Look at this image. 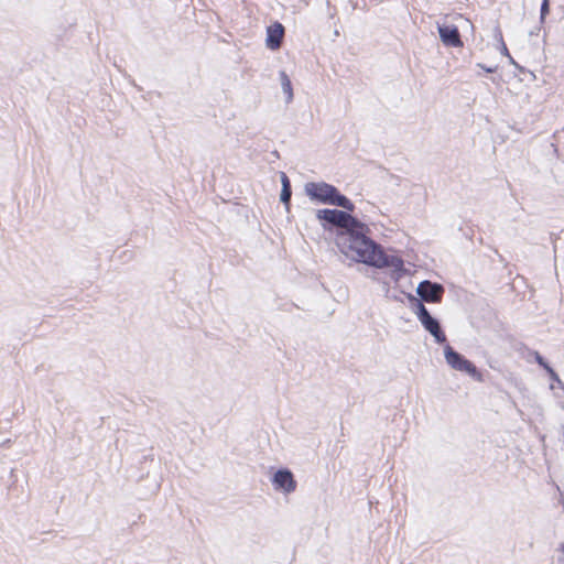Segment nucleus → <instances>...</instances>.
<instances>
[{
  "label": "nucleus",
  "instance_id": "obj_1",
  "mask_svg": "<svg viewBox=\"0 0 564 564\" xmlns=\"http://www.w3.org/2000/svg\"><path fill=\"white\" fill-rule=\"evenodd\" d=\"M366 226L359 223V227L350 231L336 234V246L340 253L355 262L365 263L378 269L389 268L394 273L403 270V261L394 254H387L382 248L366 236Z\"/></svg>",
  "mask_w": 564,
  "mask_h": 564
},
{
  "label": "nucleus",
  "instance_id": "obj_2",
  "mask_svg": "<svg viewBox=\"0 0 564 564\" xmlns=\"http://www.w3.org/2000/svg\"><path fill=\"white\" fill-rule=\"evenodd\" d=\"M304 192L313 202L338 206L349 212L355 208L354 204L334 185L325 182H308L304 185Z\"/></svg>",
  "mask_w": 564,
  "mask_h": 564
},
{
  "label": "nucleus",
  "instance_id": "obj_3",
  "mask_svg": "<svg viewBox=\"0 0 564 564\" xmlns=\"http://www.w3.org/2000/svg\"><path fill=\"white\" fill-rule=\"evenodd\" d=\"M316 217L319 220L338 227V232L350 231L352 228L359 227L360 223L350 214L337 209H319L316 213Z\"/></svg>",
  "mask_w": 564,
  "mask_h": 564
},
{
  "label": "nucleus",
  "instance_id": "obj_4",
  "mask_svg": "<svg viewBox=\"0 0 564 564\" xmlns=\"http://www.w3.org/2000/svg\"><path fill=\"white\" fill-rule=\"evenodd\" d=\"M413 305L412 310L415 313L417 319L422 324V326L427 330L435 339V341L443 344L446 341V336L442 332L440 323L437 319L431 316L426 307L423 305V303L417 300L413 299Z\"/></svg>",
  "mask_w": 564,
  "mask_h": 564
},
{
  "label": "nucleus",
  "instance_id": "obj_5",
  "mask_svg": "<svg viewBox=\"0 0 564 564\" xmlns=\"http://www.w3.org/2000/svg\"><path fill=\"white\" fill-rule=\"evenodd\" d=\"M444 357L451 368L466 372L477 381H482L481 373L477 370L476 366L455 351L449 345L444 347Z\"/></svg>",
  "mask_w": 564,
  "mask_h": 564
},
{
  "label": "nucleus",
  "instance_id": "obj_6",
  "mask_svg": "<svg viewBox=\"0 0 564 564\" xmlns=\"http://www.w3.org/2000/svg\"><path fill=\"white\" fill-rule=\"evenodd\" d=\"M274 490L285 495L292 494L296 489V481L291 470L279 469L271 479Z\"/></svg>",
  "mask_w": 564,
  "mask_h": 564
},
{
  "label": "nucleus",
  "instance_id": "obj_7",
  "mask_svg": "<svg viewBox=\"0 0 564 564\" xmlns=\"http://www.w3.org/2000/svg\"><path fill=\"white\" fill-rule=\"evenodd\" d=\"M416 292L423 301L438 303L442 300L444 288L437 283L423 281L417 285Z\"/></svg>",
  "mask_w": 564,
  "mask_h": 564
},
{
  "label": "nucleus",
  "instance_id": "obj_8",
  "mask_svg": "<svg viewBox=\"0 0 564 564\" xmlns=\"http://www.w3.org/2000/svg\"><path fill=\"white\" fill-rule=\"evenodd\" d=\"M437 30H438L440 39L444 45L451 46V47H462L463 46V42L460 40L457 26L438 24Z\"/></svg>",
  "mask_w": 564,
  "mask_h": 564
},
{
  "label": "nucleus",
  "instance_id": "obj_9",
  "mask_svg": "<svg viewBox=\"0 0 564 564\" xmlns=\"http://www.w3.org/2000/svg\"><path fill=\"white\" fill-rule=\"evenodd\" d=\"M284 35V28L281 23L275 22L267 29V46L270 50H276L281 46L282 39Z\"/></svg>",
  "mask_w": 564,
  "mask_h": 564
},
{
  "label": "nucleus",
  "instance_id": "obj_10",
  "mask_svg": "<svg viewBox=\"0 0 564 564\" xmlns=\"http://www.w3.org/2000/svg\"><path fill=\"white\" fill-rule=\"evenodd\" d=\"M279 77L282 90L285 95V101L289 104L293 100L294 97L291 79L284 70L280 72Z\"/></svg>",
  "mask_w": 564,
  "mask_h": 564
},
{
  "label": "nucleus",
  "instance_id": "obj_11",
  "mask_svg": "<svg viewBox=\"0 0 564 564\" xmlns=\"http://www.w3.org/2000/svg\"><path fill=\"white\" fill-rule=\"evenodd\" d=\"M280 177H281V183H282V191H281L280 198H281L282 203H284L285 205H289L291 195H292L290 180L284 172H281Z\"/></svg>",
  "mask_w": 564,
  "mask_h": 564
},
{
  "label": "nucleus",
  "instance_id": "obj_12",
  "mask_svg": "<svg viewBox=\"0 0 564 564\" xmlns=\"http://www.w3.org/2000/svg\"><path fill=\"white\" fill-rule=\"evenodd\" d=\"M546 371L547 373L550 375L551 379L553 380V382H556V384L562 389L564 390V383L562 382V380L558 378L557 373L553 370V368L551 367H546Z\"/></svg>",
  "mask_w": 564,
  "mask_h": 564
},
{
  "label": "nucleus",
  "instance_id": "obj_13",
  "mask_svg": "<svg viewBox=\"0 0 564 564\" xmlns=\"http://www.w3.org/2000/svg\"><path fill=\"white\" fill-rule=\"evenodd\" d=\"M556 564H564V543L556 549Z\"/></svg>",
  "mask_w": 564,
  "mask_h": 564
},
{
  "label": "nucleus",
  "instance_id": "obj_14",
  "mask_svg": "<svg viewBox=\"0 0 564 564\" xmlns=\"http://www.w3.org/2000/svg\"><path fill=\"white\" fill-rule=\"evenodd\" d=\"M547 13H549V0H543V2L541 4V21H544Z\"/></svg>",
  "mask_w": 564,
  "mask_h": 564
},
{
  "label": "nucleus",
  "instance_id": "obj_15",
  "mask_svg": "<svg viewBox=\"0 0 564 564\" xmlns=\"http://www.w3.org/2000/svg\"><path fill=\"white\" fill-rule=\"evenodd\" d=\"M535 360L545 370H546V367H550L549 364L544 360V358L539 352H535Z\"/></svg>",
  "mask_w": 564,
  "mask_h": 564
},
{
  "label": "nucleus",
  "instance_id": "obj_16",
  "mask_svg": "<svg viewBox=\"0 0 564 564\" xmlns=\"http://www.w3.org/2000/svg\"><path fill=\"white\" fill-rule=\"evenodd\" d=\"M499 36H501V33H500V32H499ZM500 41H501V53H502L503 55H506V56L510 57V55H509V51H508V48H507L506 44L503 43L502 37H500Z\"/></svg>",
  "mask_w": 564,
  "mask_h": 564
},
{
  "label": "nucleus",
  "instance_id": "obj_17",
  "mask_svg": "<svg viewBox=\"0 0 564 564\" xmlns=\"http://www.w3.org/2000/svg\"><path fill=\"white\" fill-rule=\"evenodd\" d=\"M479 67H481L487 73H494L496 70V67H486L482 64H478Z\"/></svg>",
  "mask_w": 564,
  "mask_h": 564
}]
</instances>
